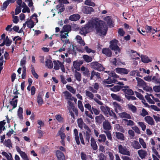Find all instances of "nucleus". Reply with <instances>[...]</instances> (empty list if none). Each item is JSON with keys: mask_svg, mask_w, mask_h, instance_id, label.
<instances>
[{"mask_svg": "<svg viewBox=\"0 0 160 160\" xmlns=\"http://www.w3.org/2000/svg\"><path fill=\"white\" fill-rule=\"evenodd\" d=\"M94 28L95 29L97 33L100 36L105 35L107 30L106 25L103 21L94 19L89 21L84 27L81 28L80 33L82 35L86 34Z\"/></svg>", "mask_w": 160, "mask_h": 160, "instance_id": "obj_1", "label": "nucleus"}, {"mask_svg": "<svg viewBox=\"0 0 160 160\" xmlns=\"http://www.w3.org/2000/svg\"><path fill=\"white\" fill-rule=\"evenodd\" d=\"M100 108L104 114L107 117L109 115L114 119L117 118V116L115 113L112 110H111L110 108L108 107H105L102 105L100 107Z\"/></svg>", "mask_w": 160, "mask_h": 160, "instance_id": "obj_2", "label": "nucleus"}, {"mask_svg": "<svg viewBox=\"0 0 160 160\" xmlns=\"http://www.w3.org/2000/svg\"><path fill=\"white\" fill-rule=\"evenodd\" d=\"M85 95L86 97L90 100H93L98 104L102 105H103V103L97 99L96 98H94V95L92 92H90L88 90L85 91Z\"/></svg>", "mask_w": 160, "mask_h": 160, "instance_id": "obj_3", "label": "nucleus"}, {"mask_svg": "<svg viewBox=\"0 0 160 160\" xmlns=\"http://www.w3.org/2000/svg\"><path fill=\"white\" fill-rule=\"evenodd\" d=\"M118 150L119 152L121 154L129 156L131 155L130 151L125 146L119 145H118Z\"/></svg>", "mask_w": 160, "mask_h": 160, "instance_id": "obj_4", "label": "nucleus"}, {"mask_svg": "<svg viewBox=\"0 0 160 160\" xmlns=\"http://www.w3.org/2000/svg\"><path fill=\"white\" fill-rule=\"evenodd\" d=\"M118 41L116 39L113 40L110 42V48L115 51L116 54L120 52V49L117 45Z\"/></svg>", "mask_w": 160, "mask_h": 160, "instance_id": "obj_5", "label": "nucleus"}, {"mask_svg": "<svg viewBox=\"0 0 160 160\" xmlns=\"http://www.w3.org/2000/svg\"><path fill=\"white\" fill-rule=\"evenodd\" d=\"M60 36L61 40L62 42L64 44H70V47H71V44H70V42L68 38V33L65 32L61 31Z\"/></svg>", "mask_w": 160, "mask_h": 160, "instance_id": "obj_6", "label": "nucleus"}, {"mask_svg": "<svg viewBox=\"0 0 160 160\" xmlns=\"http://www.w3.org/2000/svg\"><path fill=\"white\" fill-rule=\"evenodd\" d=\"M91 68L97 70L99 71H103L104 68L102 65L97 62H92L90 63Z\"/></svg>", "mask_w": 160, "mask_h": 160, "instance_id": "obj_7", "label": "nucleus"}, {"mask_svg": "<svg viewBox=\"0 0 160 160\" xmlns=\"http://www.w3.org/2000/svg\"><path fill=\"white\" fill-rule=\"evenodd\" d=\"M137 152L141 159L145 158L148 155L147 152L146 150L142 149L138 150Z\"/></svg>", "mask_w": 160, "mask_h": 160, "instance_id": "obj_8", "label": "nucleus"}, {"mask_svg": "<svg viewBox=\"0 0 160 160\" xmlns=\"http://www.w3.org/2000/svg\"><path fill=\"white\" fill-rule=\"evenodd\" d=\"M117 80L114 79H112L111 78H108L107 79L104 80L103 81V84L104 85H106V86L107 87H112L113 85H106V84H109L113 83H115L116 82Z\"/></svg>", "mask_w": 160, "mask_h": 160, "instance_id": "obj_9", "label": "nucleus"}, {"mask_svg": "<svg viewBox=\"0 0 160 160\" xmlns=\"http://www.w3.org/2000/svg\"><path fill=\"white\" fill-rule=\"evenodd\" d=\"M103 128L105 131H108L111 129L112 127L111 124L107 120H105L103 122L102 124Z\"/></svg>", "mask_w": 160, "mask_h": 160, "instance_id": "obj_10", "label": "nucleus"}, {"mask_svg": "<svg viewBox=\"0 0 160 160\" xmlns=\"http://www.w3.org/2000/svg\"><path fill=\"white\" fill-rule=\"evenodd\" d=\"M116 72L121 75L127 74L129 70L125 68H117L115 69Z\"/></svg>", "mask_w": 160, "mask_h": 160, "instance_id": "obj_11", "label": "nucleus"}, {"mask_svg": "<svg viewBox=\"0 0 160 160\" xmlns=\"http://www.w3.org/2000/svg\"><path fill=\"white\" fill-rule=\"evenodd\" d=\"M2 154L5 158H3L2 160H13L12 155L10 153H8L3 151L2 152Z\"/></svg>", "mask_w": 160, "mask_h": 160, "instance_id": "obj_12", "label": "nucleus"}, {"mask_svg": "<svg viewBox=\"0 0 160 160\" xmlns=\"http://www.w3.org/2000/svg\"><path fill=\"white\" fill-rule=\"evenodd\" d=\"M82 10L83 13L86 14H90L91 12L94 11V9L92 7L87 6H84Z\"/></svg>", "mask_w": 160, "mask_h": 160, "instance_id": "obj_13", "label": "nucleus"}, {"mask_svg": "<svg viewBox=\"0 0 160 160\" xmlns=\"http://www.w3.org/2000/svg\"><path fill=\"white\" fill-rule=\"evenodd\" d=\"M122 90L126 94L129 95H132L133 94V92L132 90L129 88L128 86H125L123 87Z\"/></svg>", "mask_w": 160, "mask_h": 160, "instance_id": "obj_14", "label": "nucleus"}, {"mask_svg": "<svg viewBox=\"0 0 160 160\" xmlns=\"http://www.w3.org/2000/svg\"><path fill=\"white\" fill-rule=\"evenodd\" d=\"M115 112L118 113L122 111V107L116 102H113L112 103Z\"/></svg>", "mask_w": 160, "mask_h": 160, "instance_id": "obj_15", "label": "nucleus"}, {"mask_svg": "<svg viewBox=\"0 0 160 160\" xmlns=\"http://www.w3.org/2000/svg\"><path fill=\"white\" fill-rule=\"evenodd\" d=\"M144 120L149 125H153L154 122L153 118L150 116H148L144 118Z\"/></svg>", "mask_w": 160, "mask_h": 160, "instance_id": "obj_16", "label": "nucleus"}, {"mask_svg": "<svg viewBox=\"0 0 160 160\" xmlns=\"http://www.w3.org/2000/svg\"><path fill=\"white\" fill-rule=\"evenodd\" d=\"M56 154L58 160H65L64 154L60 151L57 150L56 152Z\"/></svg>", "mask_w": 160, "mask_h": 160, "instance_id": "obj_17", "label": "nucleus"}, {"mask_svg": "<svg viewBox=\"0 0 160 160\" xmlns=\"http://www.w3.org/2000/svg\"><path fill=\"white\" fill-rule=\"evenodd\" d=\"M118 114L119 116L121 118L131 119V117L130 115L126 112H124L122 113H119Z\"/></svg>", "mask_w": 160, "mask_h": 160, "instance_id": "obj_18", "label": "nucleus"}, {"mask_svg": "<svg viewBox=\"0 0 160 160\" xmlns=\"http://www.w3.org/2000/svg\"><path fill=\"white\" fill-rule=\"evenodd\" d=\"M115 135L116 138L118 139L121 141H123L125 140V136L122 133L116 132L115 133Z\"/></svg>", "mask_w": 160, "mask_h": 160, "instance_id": "obj_19", "label": "nucleus"}, {"mask_svg": "<svg viewBox=\"0 0 160 160\" xmlns=\"http://www.w3.org/2000/svg\"><path fill=\"white\" fill-rule=\"evenodd\" d=\"M131 57L132 59H138L139 58L138 57H140V55L136 51L131 50Z\"/></svg>", "mask_w": 160, "mask_h": 160, "instance_id": "obj_20", "label": "nucleus"}, {"mask_svg": "<svg viewBox=\"0 0 160 160\" xmlns=\"http://www.w3.org/2000/svg\"><path fill=\"white\" fill-rule=\"evenodd\" d=\"M136 78L137 81L138 86L142 87L146 85V83L143 80L138 77H136Z\"/></svg>", "mask_w": 160, "mask_h": 160, "instance_id": "obj_21", "label": "nucleus"}, {"mask_svg": "<svg viewBox=\"0 0 160 160\" xmlns=\"http://www.w3.org/2000/svg\"><path fill=\"white\" fill-rule=\"evenodd\" d=\"M131 145L135 149H138L141 148V146L139 142L135 140L132 143Z\"/></svg>", "mask_w": 160, "mask_h": 160, "instance_id": "obj_22", "label": "nucleus"}, {"mask_svg": "<svg viewBox=\"0 0 160 160\" xmlns=\"http://www.w3.org/2000/svg\"><path fill=\"white\" fill-rule=\"evenodd\" d=\"M91 145L94 150H96L98 148V146L96 144L95 139L93 138H91Z\"/></svg>", "mask_w": 160, "mask_h": 160, "instance_id": "obj_23", "label": "nucleus"}, {"mask_svg": "<svg viewBox=\"0 0 160 160\" xmlns=\"http://www.w3.org/2000/svg\"><path fill=\"white\" fill-rule=\"evenodd\" d=\"M75 39L77 41L78 43L82 46H84L85 45V43L81 37L79 35H77Z\"/></svg>", "mask_w": 160, "mask_h": 160, "instance_id": "obj_24", "label": "nucleus"}, {"mask_svg": "<svg viewBox=\"0 0 160 160\" xmlns=\"http://www.w3.org/2000/svg\"><path fill=\"white\" fill-rule=\"evenodd\" d=\"M128 109L131 111L132 113H136L137 111V109L136 107L134 105L131 104H128L127 105Z\"/></svg>", "mask_w": 160, "mask_h": 160, "instance_id": "obj_25", "label": "nucleus"}, {"mask_svg": "<svg viewBox=\"0 0 160 160\" xmlns=\"http://www.w3.org/2000/svg\"><path fill=\"white\" fill-rule=\"evenodd\" d=\"M96 121L98 123H101L104 120H105L104 116L102 114L97 116L95 118Z\"/></svg>", "mask_w": 160, "mask_h": 160, "instance_id": "obj_26", "label": "nucleus"}, {"mask_svg": "<svg viewBox=\"0 0 160 160\" xmlns=\"http://www.w3.org/2000/svg\"><path fill=\"white\" fill-rule=\"evenodd\" d=\"M114 129L116 130L119 131L122 133L125 132V130L123 127L120 126L119 124H116L114 126Z\"/></svg>", "mask_w": 160, "mask_h": 160, "instance_id": "obj_27", "label": "nucleus"}, {"mask_svg": "<svg viewBox=\"0 0 160 160\" xmlns=\"http://www.w3.org/2000/svg\"><path fill=\"white\" fill-rule=\"evenodd\" d=\"M74 134L75 136V138L76 142L77 144L78 145L80 144V141L79 140V137L78 136V131L77 129H74Z\"/></svg>", "mask_w": 160, "mask_h": 160, "instance_id": "obj_28", "label": "nucleus"}, {"mask_svg": "<svg viewBox=\"0 0 160 160\" xmlns=\"http://www.w3.org/2000/svg\"><path fill=\"white\" fill-rule=\"evenodd\" d=\"M111 95L113 99L115 100L118 102L123 101V100L121 98V97L118 95L112 93L111 94Z\"/></svg>", "mask_w": 160, "mask_h": 160, "instance_id": "obj_29", "label": "nucleus"}, {"mask_svg": "<svg viewBox=\"0 0 160 160\" xmlns=\"http://www.w3.org/2000/svg\"><path fill=\"white\" fill-rule=\"evenodd\" d=\"M104 19L107 22L108 24L111 27L114 26L111 17L109 16H107L105 17Z\"/></svg>", "mask_w": 160, "mask_h": 160, "instance_id": "obj_30", "label": "nucleus"}, {"mask_svg": "<svg viewBox=\"0 0 160 160\" xmlns=\"http://www.w3.org/2000/svg\"><path fill=\"white\" fill-rule=\"evenodd\" d=\"M152 96L153 95L151 94H147V95L145 96V98L149 103L154 104L155 103L154 101L150 98V97L152 98Z\"/></svg>", "mask_w": 160, "mask_h": 160, "instance_id": "obj_31", "label": "nucleus"}, {"mask_svg": "<svg viewBox=\"0 0 160 160\" xmlns=\"http://www.w3.org/2000/svg\"><path fill=\"white\" fill-rule=\"evenodd\" d=\"M78 127L81 129H82L83 128H84L85 126H86L82 119L81 118L78 119Z\"/></svg>", "mask_w": 160, "mask_h": 160, "instance_id": "obj_32", "label": "nucleus"}, {"mask_svg": "<svg viewBox=\"0 0 160 160\" xmlns=\"http://www.w3.org/2000/svg\"><path fill=\"white\" fill-rule=\"evenodd\" d=\"M102 53L108 57H110L112 55V52L111 50L108 48H105L102 49Z\"/></svg>", "mask_w": 160, "mask_h": 160, "instance_id": "obj_33", "label": "nucleus"}, {"mask_svg": "<svg viewBox=\"0 0 160 160\" xmlns=\"http://www.w3.org/2000/svg\"><path fill=\"white\" fill-rule=\"evenodd\" d=\"M80 18L78 14H73L70 16L69 17V19L72 21H76L78 20Z\"/></svg>", "mask_w": 160, "mask_h": 160, "instance_id": "obj_34", "label": "nucleus"}, {"mask_svg": "<svg viewBox=\"0 0 160 160\" xmlns=\"http://www.w3.org/2000/svg\"><path fill=\"white\" fill-rule=\"evenodd\" d=\"M74 76L77 81L78 82L81 81L82 77L81 74L80 72H78L76 70H75Z\"/></svg>", "mask_w": 160, "mask_h": 160, "instance_id": "obj_35", "label": "nucleus"}, {"mask_svg": "<svg viewBox=\"0 0 160 160\" xmlns=\"http://www.w3.org/2000/svg\"><path fill=\"white\" fill-rule=\"evenodd\" d=\"M141 58L142 61L144 63H147L151 62V60L148 58V56H146L142 55L141 56Z\"/></svg>", "mask_w": 160, "mask_h": 160, "instance_id": "obj_36", "label": "nucleus"}, {"mask_svg": "<svg viewBox=\"0 0 160 160\" xmlns=\"http://www.w3.org/2000/svg\"><path fill=\"white\" fill-rule=\"evenodd\" d=\"M26 23L27 25V26L30 28H33L34 26V22L31 19L28 20L26 21Z\"/></svg>", "mask_w": 160, "mask_h": 160, "instance_id": "obj_37", "label": "nucleus"}, {"mask_svg": "<svg viewBox=\"0 0 160 160\" xmlns=\"http://www.w3.org/2000/svg\"><path fill=\"white\" fill-rule=\"evenodd\" d=\"M94 76H95L98 78H99L100 77V73L98 72H95L94 70H93L91 73V76L90 77V79L92 80Z\"/></svg>", "mask_w": 160, "mask_h": 160, "instance_id": "obj_38", "label": "nucleus"}, {"mask_svg": "<svg viewBox=\"0 0 160 160\" xmlns=\"http://www.w3.org/2000/svg\"><path fill=\"white\" fill-rule=\"evenodd\" d=\"M152 82L155 84H160V78L158 76H153L152 78Z\"/></svg>", "mask_w": 160, "mask_h": 160, "instance_id": "obj_39", "label": "nucleus"}, {"mask_svg": "<svg viewBox=\"0 0 160 160\" xmlns=\"http://www.w3.org/2000/svg\"><path fill=\"white\" fill-rule=\"evenodd\" d=\"M73 66L74 68L76 70H75L79 71L80 70V64L77 61H75L73 62Z\"/></svg>", "mask_w": 160, "mask_h": 160, "instance_id": "obj_40", "label": "nucleus"}, {"mask_svg": "<svg viewBox=\"0 0 160 160\" xmlns=\"http://www.w3.org/2000/svg\"><path fill=\"white\" fill-rule=\"evenodd\" d=\"M25 2L27 3L28 6L31 8V11L33 12L34 8L33 6L32 0H25Z\"/></svg>", "mask_w": 160, "mask_h": 160, "instance_id": "obj_41", "label": "nucleus"}, {"mask_svg": "<svg viewBox=\"0 0 160 160\" xmlns=\"http://www.w3.org/2000/svg\"><path fill=\"white\" fill-rule=\"evenodd\" d=\"M106 140L105 135L103 134H101L99 135L98 141L100 142H104Z\"/></svg>", "mask_w": 160, "mask_h": 160, "instance_id": "obj_42", "label": "nucleus"}, {"mask_svg": "<svg viewBox=\"0 0 160 160\" xmlns=\"http://www.w3.org/2000/svg\"><path fill=\"white\" fill-rule=\"evenodd\" d=\"M82 58L84 61L87 62H90L92 61V58L87 55H83Z\"/></svg>", "mask_w": 160, "mask_h": 160, "instance_id": "obj_43", "label": "nucleus"}, {"mask_svg": "<svg viewBox=\"0 0 160 160\" xmlns=\"http://www.w3.org/2000/svg\"><path fill=\"white\" fill-rule=\"evenodd\" d=\"M71 27L70 26L66 25L64 26L62 30L61 31L65 32H67L68 33L69 32L71 31Z\"/></svg>", "mask_w": 160, "mask_h": 160, "instance_id": "obj_44", "label": "nucleus"}, {"mask_svg": "<svg viewBox=\"0 0 160 160\" xmlns=\"http://www.w3.org/2000/svg\"><path fill=\"white\" fill-rule=\"evenodd\" d=\"M23 112V110L22 108L19 107V109L18 111V116L20 120L23 119V116L22 115Z\"/></svg>", "mask_w": 160, "mask_h": 160, "instance_id": "obj_45", "label": "nucleus"}, {"mask_svg": "<svg viewBox=\"0 0 160 160\" xmlns=\"http://www.w3.org/2000/svg\"><path fill=\"white\" fill-rule=\"evenodd\" d=\"M46 66L49 68H52L53 67V64L52 61L49 59H47L45 61Z\"/></svg>", "mask_w": 160, "mask_h": 160, "instance_id": "obj_46", "label": "nucleus"}, {"mask_svg": "<svg viewBox=\"0 0 160 160\" xmlns=\"http://www.w3.org/2000/svg\"><path fill=\"white\" fill-rule=\"evenodd\" d=\"M57 9L59 10L58 13H61L65 9L64 6L63 4H58L56 6V7Z\"/></svg>", "mask_w": 160, "mask_h": 160, "instance_id": "obj_47", "label": "nucleus"}, {"mask_svg": "<svg viewBox=\"0 0 160 160\" xmlns=\"http://www.w3.org/2000/svg\"><path fill=\"white\" fill-rule=\"evenodd\" d=\"M138 125L141 128L142 131H144L146 129V126L145 123L142 122H137Z\"/></svg>", "mask_w": 160, "mask_h": 160, "instance_id": "obj_48", "label": "nucleus"}, {"mask_svg": "<svg viewBox=\"0 0 160 160\" xmlns=\"http://www.w3.org/2000/svg\"><path fill=\"white\" fill-rule=\"evenodd\" d=\"M63 93L66 97V99L71 100L72 97L71 93L67 91H65L63 92Z\"/></svg>", "mask_w": 160, "mask_h": 160, "instance_id": "obj_49", "label": "nucleus"}, {"mask_svg": "<svg viewBox=\"0 0 160 160\" xmlns=\"http://www.w3.org/2000/svg\"><path fill=\"white\" fill-rule=\"evenodd\" d=\"M139 142L140 145L142 146V148L145 149L147 148V145L146 143L144 141L143 139L142 138H139Z\"/></svg>", "mask_w": 160, "mask_h": 160, "instance_id": "obj_50", "label": "nucleus"}, {"mask_svg": "<svg viewBox=\"0 0 160 160\" xmlns=\"http://www.w3.org/2000/svg\"><path fill=\"white\" fill-rule=\"evenodd\" d=\"M10 2V0H7L5 1L3 3L2 6L1 7V9L2 10H4L8 6Z\"/></svg>", "mask_w": 160, "mask_h": 160, "instance_id": "obj_51", "label": "nucleus"}, {"mask_svg": "<svg viewBox=\"0 0 160 160\" xmlns=\"http://www.w3.org/2000/svg\"><path fill=\"white\" fill-rule=\"evenodd\" d=\"M106 72L108 73L109 76L112 77L114 78H118V76L112 71L111 72L106 71L105 72Z\"/></svg>", "mask_w": 160, "mask_h": 160, "instance_id": "obj_52", "label": "nucleus"}, {"mask_svg": "<svg viewBox=\"0 0 160 160\" xmlns=\"http://www.w3.org/2000/svg\"><path fill=\"white\" fill-rule=\"evenodd\" d=\"M60 62H60L58 61H53V63L54 64V69L55 70H58L59 69L60 67Z\"/></svg>", "mask_w": 160, "mask_h": 160, "instance_id": "obj_53", "label": "nucleus"}, {"mask_svg": "<svg viewBox=\"0 0 160 160\" xmlns=\"http://www.w3.org/2000/svg\"><path fill=\"white\" fill-rule=\"evenodd\" d=\"M121 88V86L118 85H116L110 88V90L113 92H118Z\"/></svg>", "mask_w": 160, "mask_h": 160, "instance_id": "obj_54", "label": "nucleus"}, {"mask_svg": "<svg viewBox=\"0 0 160 160\" xmlns=\"http://www.w3.org/2000/svg\"><path fill=\"white\" fill-rule=\"evenodd\" d=\"M31 72L32 75L35 78H36V79H38V75L36 72L34 68L32 65L31 66Z\"/></svg>", "mask_w": 160, "mask_h": 160, "instance_id": "obj_55", "label": "nucleus"}, {"mask_svg": "<svg viewBox=\"0 0 160 160\" xmlns=\"http://www.w3.org/2000/svg\"><path fill=\"white\" fill-rule=\"evenodd\" d=\"M126 122V125L128 126H134L135 124V123L132 121L128 119H124V120Z\"/></svg>", "mask_w": 160, "mask_h": 160, "instance_id": "obj_56", "label": "nucleus"}, {"mask_svg": "<svg viewBox=\"0 0 160 160\" xmlns=\"http://www.w3.org/2000/svg\"><path fill=\"white\" fill-rule=\"evenodd\" d=\"M18 100L17 99H14V98L12 99L10 102V104L13 106V109L15 108L17 106Z\"/></svg>", "mask_w": 160, "mask_h": 160, "instance_id": "obj_57", "label": "nucleus"}, {"mask_svg": "<svg viewBox=\"0 0 160 160\" xmlns=\"http://www.w3.org/2000/svg\"><path fill=\"white\" fill-rule=\"evenodd\" d=\"M85 4L92 7H94L95 5V3L92 2L91 0H86L85 2Z\"/></svg>", "mask_w": 160, "mask_h": 160, "instance_id": "obj_58", "label": "nucleus"}, {"mask_svg": "<svg viewBox=\"0 0 160 160\" xmlns=\"http://www.w3.org/2000/svg\"><path fill=\"white\" fill-rule=\"evenodd\" d=\"M78 108L80 109L81 111L82 112H83L84 111V108L83 107L82 102L81 101H78Z\"/></svg>", "mask_w": 160, "mask_h": 160, "instance_id": "obj_59", "label": "nucleus"}, {"mask_svg": "<svg viewBox=\"0 0 160 160\" xmlns=\"http://www.w3.org/2000/svg\"><path fill=\"white\" fill-rule=\"evenodd\" d=\"M66 87L67 89L70 92L74 94L76 93V90L72 87L70 86L67 85Z\"/></svg>", "mask_w": 160, "mask_h": 160, "instance_id": "obj_60", "label": "nucleus"}, {"mask_svg": "<svg viewBox=\"0 0 160 160\" xmlns=\"http://www.w3.org/2000/svg\"><path fill=\"white\" fill-rule=\"evenodd\" d=\"M113 151L106 152V153L109 156V160H114V157L113 155Z\"/></svg>", "mask_w": 160, "mask_h": 160, "instance_id": "obj_61", "label": "nucleus"}, {"mask_svg": "<svg viewBox=\"0 0 160 160\" xmlns=\"http://www.w3.org/2000/svg\"><path fill=\"white\" fill-rule=\"evenodd\" d=\"M37 102L39 105H41L43 103V101L41 95H38Z\"/></svg>", "mask_w": 160, "mask_h": 160, "instance_id": "obj_62", "label": "nucleus"}, {"mask_svg": "<svg viewBox=\"0 0 160 160\" xmlns=\"http://www.w3.org/2000/svg\"><path fill=\"white\" fill-rule=\"evenodd\" d=\"M4 41L5 42V44L7 46H10L12 42V41L9 39L8 36L6 37V39L4 40Z\"/></svg>", "mask_w": 160, "mask_h": 160, "instance_id": "obj_63", "label": "nucleus"}, {"mask_svg": "<svg viewBox=\"0 0 160 160\" xmlns=\"http://www.w3.org/2000/svg\"><path fill=\"white\" fill-rule=\"evenodd\" d=\"M20 155L23 160H29L27 154L24 152H22Z\"/></svg>", "mask_w": 160, "mask_h": 160, "instance_id": "obj_64", "label": "nucleus"}]
</instances>
